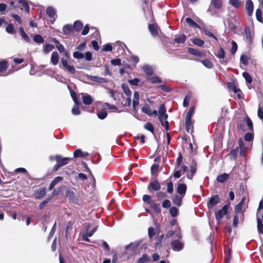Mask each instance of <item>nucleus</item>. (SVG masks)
I'll return each instance as SVG.
<instances>
[{"mask_svg":"<svg viewBox=\"0 0 263 263\" xmlns=\"http://www.w3.org/2000/svg\"><path fill=\"white\" fill-rule=\"evenodd\" d=\"M46 12L47 15L50 18V23L53 24L57 18L55 9L52 6H48L46 9Z\"/></svg>","mask_w":263,"mask_h":263,"instance_id":"f257e3e1","label":"nucleus"},{"mask_svg":"<svg viewBox=\"0 0 263 263\" xmlns=\"http://www.w3.org/2000/svg\"><path fill=\"white\" fill-rule=\"evenodd\" d=\"M229 206V205L226 204L222 207V208L221 210L216 212L215 217L218 222L219 223L222 218L224 215H227Z\"/></svg>","mask_w":263,"mask_h":263,"instance_id":"f03ea898","label":"nucleus"},{"mask_svg":"<svg viewBox=\"0 0 263 263\" xmlns=\"http://www.w3.org/2000/svg\"><path fill=\"white\" fill-rule=\"evenodd\" d=\"M239 148H240V155L241 156H245L247 149L250 148L251 144L250 143H245L241 139L238 141Z\"/></svg>","mask_w":263,"mask_h":263,"instance_id":"7ed1b4c3","label":"nucleus"},{"mask_svg":"<svg viewBox=\"0 0 263 263\" xmlns=\"http://www.w3.org/2000/svg\"><path fill=\"white\" fill-rule=\"evenodd\" d=\"M171 246L173 250L175 251H180L184 248V243L179 239L173 240L171 243Z\"/></svg>","mask_w":263,"mask_h":263,"instance_id":"20e7f679","label":"nucleus"},{"mask_svg":"<svg viewBox=\"0 0 263 263\" xmlns=\"http://www.w3.org/2000/svg\"><path fill=\"white\" fill-rule=\"evenodd\" d=\"M160 185L157 179L152 180L148 186V189L152 192L153 191H158L160 190Z\"/></svg>","mask_w":263,"mask_h":263,"instance_id":"39448f33","label":"nucleus"},{"mask_svg":"<svg viewBox=\"0 0 263 263\" xmlns=\"http://www.w3.org/2000/svg\"><path fill=\"white\" fill-rule=\"evenodd\" d=\"M61 61L65 69L68 72L71 74H74L76 72V69L74 66L69 65L66 59H61Z\"/></svg>","mask_w":263,"mask_h":263,"instance_id":"423d86ee","label":"nucleus"},{"mask_svg":"<svg viewBox=\"0 0 263 263\" xmlns=\"http://www.w3.org/2000/svg\"><path fill=\"white\" fill-rule=\"evenodd\" d=\"M55 160L61 166L65 165L68 164L70 160L71 159L69 157L63 158L60 155H56L54 157Z\"/></svg>","mask_w":263,"mask_h":263,"instance_id":"0eeeda50","label":"nucleus"},{"mask_svg":"<svg viewBox=\"0 0 263 263\" xmlns=\"http://www.w3.org/2000/svg\"><path fill=\"white\" fill-rule=\"evenodd\" d=\"M220 200L219 196L215 195L210 199L208 202V207L209 209H212L214 207V205L220 202Z\"/></svg>","mask_w":263,"mask_h":263,"instance_id":"6e6552de","label":"nucleus"},{"mask_svg":"<svg viewBox=\"0 0 263 263\" xmlns=\"http://www.w3.org/2000/svg\"><path fill=\"white\" fill-rule=\"evenodd\" d=\"M86 77L87 80L96 82L97 83L101 84L107 82V81L105 78L99 77L98 76L87 75Z\"/></svg>","mask_w":263,"mask_h":263,"instance_id":"1a4fd4ad","label":"nucleus"},{"mask_svg":"<svg viewBox=\"0 0 263 263\" xmlns=\"http://www.w3.org/2000/svg\"><path fill=\"white\" fill-rule=\"evenodd\" d=\"M229 27L233 31H235L237 29V24H238V21L236 17L231 18L228 21Z\"/></svg>","mask_w":263,"mask_h":263,"instance_id":"9d476101","label":"nucleus"},{"mask_svg":"<svg viewBox=\"0 0 263 263\" xmlns=\"http://www.w3.org/2000/svg\"><path fill=\"white\" fill-rule=\"evenodd\" d=\"M196 163L193 162L190 166V172L187 174V178L189 179H192L196 172Z\"/></svg>","mask_w":263,"mask_h":263,"instance_id":"9b49d317","label":"nucleus"},{"mask_svg":"<svg viewBox=\"0 0 263 263\" xmlns=\"http://www.w3.org/2000/svg\"><path fill=\"white\" fill-rule=\"evenodd\" d=\"M186 191V186L185 184L179 183L177 188V193L182 197H183Z\"/></svg>","mask_w":263,"mask_h":263,"instance_id":"f8f14e48","label":"nucleus"},{"mask_svg":"<svg viewBox=\"0 0 263 263\" xmlns=\"http://www.w3.org/2000/svg\"><path fill=\"white\" fill-rule=\"evenodd\" d=\"M246 8L249 16L252 15L253 12V4L252 1L248 0L246 3Z\"/></svg>","mask_w":263,"mask_h":263,"instance_id":"ddd939ff","label":"nucleus"},{"mask_svg":"<svg viewBox=\"0 0 263 263\" xmlns=\"http://www.w3.org/2000/svg\"><path fill=\"white\" fill-rule=\"evenodd\" d=\"M83 102L87 105L91 104L93 101L92 98L90 95L88 94H83L82 96Z\"/></svg>","mask_w":263,"mask_h":263,"instance_id":"4468645a","label":"nucleus"},{"mask_svg":"<svg viewBox=\"0 0 263 263\" xmlns=\"http://www.w3.org/2000/svg\"><path fill=\"white\" fill-rule=\"evenodd\" d=\"M46 195V190L45 189H40L36 191L34 193V198L36 199H40Z\"/></svg>","mask_w":263,"mask_h":263,"instance_id":"2eb2a0df","label":"nucleus"},{"mask_svg":"<svg viewBox=\"0 0 263 263\" xmlns=\"http://www.w3.org/2000/svg\"><path fill=\"white\" fill-rule=\"evenodd\" d=\"M73 30L72 26L69 24H66L63 27V33L65 35H69Z\"/></svg>","mask_w":263,"mask_h":263,"instance_id":"dca6fc26","label":"nucleus"},{"mask_svg":"<svg viewBox=\"0 0 263 263\" xmlns=\"http://www.w3.org/2000/svg\"><path fill=\"white\" fill-rule=\"evenodd\" d=\"M63 180V178L61 176H58L55 177L51 182L49 186V190H52L54 186L60 182H62Z\"/></svg>","mask_w":263,"mask_h":263,"instance_id":"f3484780","label":"nucleus"},{"mask_svg":"<svg viewBox=\"0 0 263 263\" xmlns=\"http://www.w3.org/2000/svg\"><path fill=\"white\" fill-rule=\"evenodd\" d=\"M59 57L57 51H54L51 54V62L53 65H56L59 62Z\"/></svg>","mask_w":263,"mask_h":263,"instance_id":"a211bd4d","label":"nucleus"},{"mask_svg":"<svg viewBox=\"0 0 263 263\" xmlns=\"http://www.w3.org/2000/svg\"><path fill=\"white\" fill-rule=\"evenodd\" d=\"M89 155L87 152H83L81 149H78L73 153V156L75 158L84 157Z\"/></svg>","mask_w":263,"mask_h":263,"instance_id":"6ab92c4d","label":"nucleus"},{"mask_svg":"<svg viewBox=\"0 0 263 263\" xmlns=\"http://www.w3.org/2000/svg\"><path fill=\"white\" fill-rule=\"evenodd\" d=\"M148 29L153 36H156L158 34V27L154 24H149Z\"/></svg>","mask_w":263,"mask_h":263,"instance_id":"aec40b11","label":"nucleus"},{"mask_svg":"<svg viewBox=\"0 0 263 263\" xmlns=\"http://www.w3.org/2000/svg\"><path fill=\"white\" fill-rule=\"evenodd\" d=\"M56 48L60 53H63L66 58H69L68 52L65 49L64 46L61 43L58 45H56Z\"/></svg>","mask_w":263,"mask_h":263,"instance_id":"412c9836","label":"nucleus"},{"mask_svg":"<svg viewBox=\"0 0 263 263\" xmlns=\"http://www.w3.org/2000/svg\"><path fill=\"white\" fill-rule=\"evenodd\" d=\"M245 32L246 41L249 43H251L252 40L253 35L248 27L245 28Z\"/></svg>","mask_w":263,"mask_h":263,"instance_id":"4be33fe9","label":"nucleus"},{"mask_svg":"<svg viewBox=\"0 0 263 263\" xmlns=\"http://www.w3.org/2000/svg\"><path fill=\"white\" fill-rule=\"evenodd\" d=\"M229 178V175L226 173H223L217 177L216 180L218 182L224 183Z\"/></svg>","mask_w":263,"mask_h":263,"instance_id":"5701e85b","label":"nucleus"},{"mask_svg":"<svg viewBox=\"0 0 263 263\" xmlns=\"http://www.w3.org/2000/svg\"><path fill=\"white\" fill-rule=\"evenodd\" d=\"M183 197L180 195H175L173 198V202L174 204L180 206L182 204V198Z\"/></svg>","mask_w":263,"mask_h":263,"instance_id":"b1692460","label":"nucleus"},{"mask_svg":"<svg viewBox=\"0 0 263 263\" xmlns=\"http://www.w3.org/2000/svg\"><path fill=\"white\" fill-rule=\"evenodd\" d=\"M186 22L192 27L201 29L199 25L195 23L191 18L187 17L185 19Z\"/></svg>","mask_w":263,"mask_h":263,"instance_id":"393cba45","label":"nucleus"},{"mask_svg":"<svg viewBox=\"0 0 263 263\" xmlns=\"http://www.w3.org/2000/svg\"><path fill=\"white\" fill-rule=\"evenodd\" d=\"M201 31L203 32L206 35L211 37L214 39L215 40L217 41V38L208 29L206 28H202L200 29Z\"/></svg>","mask_w":263,"mask_h":263,"instance_id":"a878e982","label":"nucleus"},{"mask_svg":"<svg viewBox=\"0 0 263 263\" xmlns=\"http://www.w3.org/2000/svg\"><path fill=\"white\" fill-rule=\"evenodd\" d=\"M72 27L73 30L79 31L83 27V24L80 21H77L74 22Z\"/></svg>","mask_w":263,"mask_h":263,"instance_id":"bb28decb","label":"nucleus"},{"mask_svg":"<svg viewBox=\"0 0 263 263\" xmlns=\"http://www.w3.org/2000/svg\"><path fill=\"white\" fill-rule=\"evenodd\" d=\"M8 68L7 62L5 60L0 61V73L6 71Z\"/></svg>","mask_w":263,"mask_h":263,"instance_id":"cd10ccee","label":"nucleus"},{"mask_svg":"<svg viewBox=\"0 0 263 263\" xmlns=\"http://www.w3.org/2000/svg\"><path fill=\"white\" fill-rule=\"evenodd\" d=\"M192 41L193 44L199 47H202L204 44V42L203 40L198 38L193 39Z\"/></svg>","mask_w":263,"mask_h":263,"instance_id":"c85d7f7f","label":"nucleus"},{"mask_svg":"<svg viewBox=\"0 0 263 263\" xmlns=\"http://www.w3.org/2000/svg\"><path fill=\"white\" fill-rule=\"evenodd\" d=\"M149 261L148 256L145 254H143L142 257L137 260V263H146Z\"/></svg>","mask_w":263,"mask_h":263,"instance_id":"c756f323","label":"nucleus"},{"mask_svg":"<svg viewBox=\"0 0 263 263\" xmlns=\"http://www.w3.org/2000/svg\"><path fill=\"white\" fill-rule=\"evenodd\" d=\"M186 36L184 34L176 36L174 39L175 42L178 43H183L186 40Z\"/></svg>","mask_w":263,"mask_h":263,"instance_id":"7c9ffc66","label":"nucleus"},{"mask_svg":"<svg viewBox=\"0 0 263 263\" xmlns=\"http://www.w3.org/2000/svg\"><path fill=\"white\" fill-rule=\"evenodd\" d=\"M200 62L206 68H212L213 67V64L212 62L209 60H203L200 61Z\"/></svg>","mask_w":263,"mask_h":263,"instance_id":"2f4dec72","label":"nucleus"},{"mask_svg":"<svg viewBox=\"0 0 263 263\" xmlns=\"http://www.w3.org/2000/svg\"><path fill=\"white\" fill-rule=\"evenodd\" d=\"M121 87L124 91V93L127 96V97H130L132 95V91L129 89L128 86L125 84H122Z\"/></svg>","mask_w":263,"mask_h":263,"instance_id":"473e14b6","label":"nucleus"},{"mask_svg":"<svg viewBox=\"0 0 263 263\" xmlns=\"http://www.w3.org/2000/svg\"><path fill=\"white\" fill-rule=\"evenodd\" d=\"M187 51L190 53L195 55L201 57L202 55V53L201 52L193 48H189Z\"/></svg>","mask_w":263,"mask_h":263,"instance_id":"72a5a7b5","label":"nucleus"},{"mask_svg":"<svg viewBox=\"0 0 263 263\" xmlns=\"http://www.w3.org/2000/svg\"><path fill=\"white\" fill-rule=\"evenodd\" d=\"M19 32L22 36V37L27 42H30V40L29 37L28 36L27 34L25 32L23 28L22 27H20L19 28Z\"/></svg>","mask_w":263,"mask_h":263,"instance_id":"f704fd0d","label":"nucleus"},{"mask_svg":"<svg viewBox=\"0 0 263 263\" xmlns=\"http://www.w3.org/2000/svg\"><path fill=\"white\" fill-rule=\"evenodd\" d=\"M211 5L214 6L217 9H219L222 5L221 0H212Z\"/></svg>","mask_w":263,"mask_h":263,"instance_id":"c9c22d12","label":"nucleus"},{"mask_svg":"<svg viewBox=\"0 0 263 263\" xmlns=\"http://www.w3.org/2000/svg\"><path fill=\"white\" fill-rule=\"evenodd\" d=\"M80 104V102H78V104H75L72 109V113L74 115H79L81 113V111L79 108V105Z\"/></svg>","mask_w":263,"mask_h":263,"instance_id":"e433bc0d","label":"nucleus"},{"mask_svg":"<svg viewBox=\"0 0 263 263\" xmlns=\"http://www.w3.org/2000/svg\"><path fill=\"white\" fill-rule=\"evenodd\" d=\"M132 100L130 99V97H127L126 99H123L121 101V103L122 104L123 106H130L131 105Z\"/></svg>","mask_w":263,"mask_h":263,"instance_id":"4c0bfd02","label":"nucleus"},{"mask_svg":"<svg viewBox=\"0 0 263 263\" xmlns=\"http://www.w3.org/2000/svg\"><path fill=\"white\" fill-rule=\"evenodd\" d=\"M242 76L245 79L246 83L247 84H250L252 82V78L251 77L250 75L247 72H244L242 73Z\"/></svg>","mask_w":263,"mask_h":263,"instance_id":"58836bf2","label":"nucleus"},{"mask_svg":"<svg viewBox=\"0 0 263 263\" xmlns=\"http://www.w3.org/2000/svg\"><path fill=\"white\" fill-rule=\"evenodd\" d=\"M167 191L170 194H172L174 192L173 184L171 180H169L166 183Z\"/></svg>","mask_w":263,"mask_h":263,"instance_id":"ea45409f","label":"nucleus"},{"mask_svg":"<svg viewBox=\"0 0 263 263\" xmlns=\"http://www.w3.org/2000/svg\"><path fill=\"white\" fill-rule=\"evenodd\" d=\"M33 41L39 44L43 43L44 41V39L43 37L39 35V34H36L33 37Z\"/></svg>","mask_w":263,"mask_h":263,"instance_id":"a19ab883","label":"nucleus"},{"mask_svg":"<svg viewBox=\"0 0 263 263\" xmlns=\"http://www.w3.org/2000/svg\"><path fill=\"white\" fill-rule=\"evenodd\" d=\"M19 3L23 7V8H22V9L24 8L27 12H29V5L25 0H20Z\"/></svg>","mask_w":263,"mask_h":263,"instance_id":"79ce46f5","label":"nucleus"},{"mask_svg":"<svg viewBox=\"0 0 263 263\" xmlns=\"http://www.w3.org/2000/svg\"><path fill=\"white\" fill-rule=\"evenodd\" d=\"M174 237L177 238V239H181L182 238V235L180 232V228H179L178 226L176 227V228L175 229V234H174Z\"/></svg>","mask_w":263,"mask_h":263,"instance_id":"37998d69","label":"nucleus"},{"mask_svg":"<svg viewBox=\"0 0 263 263\" xmlns=\"http://www.w3.org/2000/svg\"><path fill=\"white\" fill-rule=\"evenodd\" d=\"M54 48V46L51 44H46L43 49V51L45 53H48Z\"/></svg>","mask_w":263,"mask_h":263,"instance_id":"c03bdc74","label":"nucleus"},{"mask_svg":"<svg viewBox=\"0 0 263 263\" xmlns=\"http://www.w3.org/2000/svg\"><path fill=\"white\" fill-rule=\"evenodd\" d=\"M257 230L259 233H263V224L262 223V221L259 218H257Z\"/></svg>","mask_w":263,"mask_h":263,"instance_id":"a18cd8bd","label":"nucleus"},{"mask_svg":"<svg viewBox=\"0 0 263 263\" xmlns=\"http://www.w3.org/2000/svg\"><path fill=\"white\" fill-rule=\"evenodd\" d=\"M142 111L148 116H151L152 111L150 107L147 105H144L142 108Z\"/></svg>","mask_w":263,"mask_h":263,"instance_id":"49530a36","label":"nucleus"},{"mask_svg":"<svg viewBox=\"0 0 263 263\" xmlns=\"http://www.w3.org/2000/svg\"><path fill=\"white\" fill-rule=\"evenodd\" d=\"M148 80L151 83H159L161 82V79L158 77H149Z\"/></svg>","mask_w":263,"mask_h":263,"instance_id":"de8ad7c7","label":"nucleus"},{"mask_svg":"<svg viewBox=\"0 0 263 263\" xmlns=\"http://www.w3.org/2000/svg\"><path fill=\"white\" fill-rule=\"evenodd\" d=\"M143 69L145 73L147 75H151L153 73L152 68L148 65H145L143 67Z\"/></svg>","mask_w":263,"mask_h":263,"instance_id":"09e8293b","label":"nucleus"},{"mask_svg":"<svg viewBox=\"0 0 263 263\" xmlns=\"http://www.w3.org/2000/svg\"><path fill=\"white\" fill-rule=\"evenodd\" d=\"M139 245V242H136L134 243H131L130 245L126 246L125 248L126 249H131L132 250H135Z\"/></svg>","mask_w":263,"mask_h":263,"instance_id":"8fccbe9b","label":"nucleus"},{"mask_svg":"<svg viewBox=\"0 0 263 263\" xmlns=\"http://www.w3.org/2000/svg\"><path fill=\"white\" fill-rule=\"evenodd\" d=\"M69 90H70V95H71V98H72L73 101L74 102V103L75 104H78V102L79 101L78 100L77 98V94L76 93H75L72 90V89L70 88V87H69V86H68Z\"/></svg>","mask_w":263,"mask_h":263,"instance_id":"3c124183","label":"nucleus"},{"mask_svg":"<svg viewBox=\"0 0 263 263\" xmlns=\"http://www.w3.org/2000/svg\"><path fill=\"white\" fill-rule=\"evenodd\" d=\"M97 116L99 119L103 120V119H104L107 117V113L106 111H105V110H102V111H99L97 114Z\"/></svg>","mask_w":263,"mask_h":263,"instance_id":"603ef678","label":"nucleus"},{"mask_svg":"<svg viewBox=\"0 0 263 263\" xmlns=\"http://www.w3.org/2000/svg\"><path fill=\"white\" fill-rule=\"evenodd\" d=\"M6 31L10 33V34H14L15 32L14 31V26L12 24H9V25H7V26L6 27Z\"/></svg>","mask_w":263,"mask_h":263,"instance_id":"864d4df0","label":"nucleus"},{"mask_svg":"<svg viewBox=\"0 0 263 263\" xmlns=\"http://www.w3.org/2000/svg\"><path fill=\"white\" fill-rule=\"evenodd\" d=\"M231 43H232V48L231 49V52L232 54H234L235 53V52L237 51V45L236 43L234 41H232Z\"/></svg>","mask_w":263,"mask_h":263,"instance_id":"5fc2aeb1","label":"nucleus"},{"mask_svg":"<svg viewBox=\"0 0 263 263\" xmlns=\"http://www.w3.org/2000/svg\"><path fill=\"white\" fill-rule=\"evenodd\" d=\"M217 57L219 59H224L225 57V53L223 48H220L216 54Z\"/></svg>","mask_w":263,"mask_h":263,"instance_id":"6e6d98bb","label":"nucleus"},{"mask_svg":"<svg viewBox=\"0 0 263 263\" xmlns=\"http://www.w3.org/2000/svg\"><path fill=\"white\" fill-rule=\"evenodd\" d=\"M244 139L246 142L250 143L253 139V135L250 133H247L245 135Z\"/></svg>","mask_w":263,"mask_h":263,"instance_id":"4d7b16f0","label":"nucleus"},{"mask_svg":"<svg viewBox=\"0 0 263 263\" xmlns=\"http://www.w3.org/2000/svg\"><path fill=\"white\" fill-rule=\"evenodd\" d=\"M73 56L77 59H82L84 57L83 53L78 51L74 52L73 53Z\"/></svg>","mask_w":263,"mask_h":263,"instance_id":"13d9d810","label":"nucleus"},{"mask_svg":"<svg viewBox=\"0 0 263 263\" xmlns=\"http://www.w3.org/2000/svg\"><path fill=\"white\" fill-rule=\"evenodd\" d=\"M192 125L191 118L186 117V129L189 132Z\"/></svg>","mask_w":263,"mask_h":263,"instance_id":"bf43d9fd","label":"nucleus"},{"mask_svg":"<svg viewBox=\"0 0 263 263\" xmlns=\"http://www.w3.org/2000/svg\"><path fill=\"white\" fill-rule=\"evenodd\" d=\"M170 213L173 217H175L177 215L178 209L177 208L173 206L170 210Z\"/></svg>","mask_w":263,"mask_h":263,"instance_id":"052dcab7","label":"nucleus"},{"mask_svg":"<svg viewBox=\"0 0 263 263\" xmlns=\"http://www.w3.org/2000/svg\"><path fill=\"white\" fill-rule=\"evenodd\" d=\"M144 128L152 133L154 132V126L151 123H146L144 125Z\"/></svg>","mask_w":263,"mask_h":263,"instance_id":"680f3d73","label":"nucleus"},{"mask_svg":"<svg viewBox=\"0 0 263 263\" xmlns=\"http://www.w3.org/2000/svg\"><path fill=\"white\" fill-rule=\"evenodd\" d=\"M256 17L257 21L262 22L261 11L259 9H257L256 11Z\"/></svg>","mask_w":263,"mask_h":263,"instance_id":"e2e57ef3","label":"nucleus"},{"mask_svg":"<svg viewBox=\"0 0 263 263\" xmlns=\"http://www.w3.org/2000/svg\"><path fill=\"white\" fill-rule=\"evenodd\" d=\"M112 46L111 44H106L103 46L102 50L104 51H111L112 50Z\"/></svg>","mask_w":263,"mask_h":263,"instance_id":"0e129e2a","label":"nucleus"},{"mask_svg":"<svg viewBox=\"0 0 263 263\" xmlns=\"http://www.w3.org/2000/svg\"><path fill=\"white\" fill-rule=\"evenodd\" d=\"M66 196L70 199H73L75 197V194L72 190H69L66 193Z\"/></svg>","mask_w":263,"mask_h":263,"instance_id":"69168bd1","label":"nucleus"},{"mask_svg":"<svg viewBox=\"0 0 263 263\" xmlns=\"http://www.w3.org/2000/svg\"><path fill=\"white\" fill-rule=\"evenodd\" d=\"M236 155L237 150L235 149H232L229 154V156L231 159H235L236 157Z\"/></svg>","mask_w":263,"mask_h":263,"instance_id":"338daca9","label":"nucleus"},{"mask_svg":"<svg viewBox=\"0 0 263 263\" xmlns=\"http://www.w3.org/2000/svg\"><path fill=\"white\" fill-rule=\"evenodd\" d=\"M231 5L235 8H238L240 5V3L238 0H229Z\"/></svg>","mask_w":263,"mask_h":263,"instance_id":"774afa93","label":"nucleus"}]
</instances>
